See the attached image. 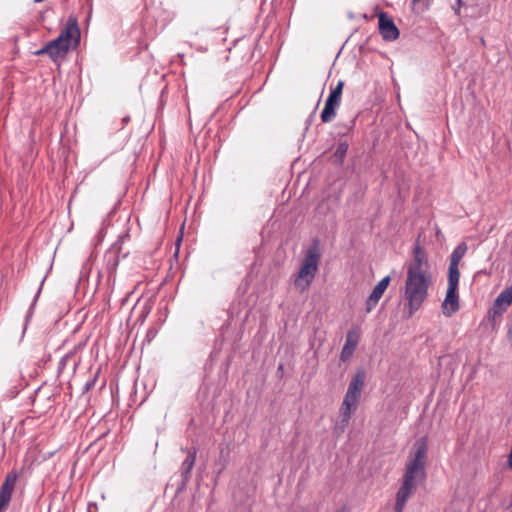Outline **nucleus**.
<instances>
[{"label":"nucleus","instance_id":"obj_1","mask_svg":"<svg viewBox=\"0 0 512 512\" xmlns=\"http://www.w3.org/2000/svg\"><path fill=\"white\" fill-rule=\"evenodd\" d=\"M433 283L430 271H407L404 290V316L411 318L428 297Z\"/></svg>","mask_w":512,"mask_h":512},{"label":"nucleus","instance_id":"obj_2","mask_svg":"<svg viewBox=\"0 0 512 512\" xmlns=\"http://www.w3.org/2000/svg\"><path fill=\"white\" fill-rule=\"evenodd\" d=\"M427 450L428 439L426 436L419 438L414 443L411 452L413 458L406 465L400 488L412 492L416 487L417 481H424L426 479Z\"/></svg>","mask_w":512,"mask_h":512},{"label":"nucleus","instance_id":"obj_3","mask_svg":"<svg viewBox=\"0 0 512 512\" xmlns=\"http://www.w3.org/2000/svg\"><path fill=\"white\" fill-rule=\"evenodd\" d=\"M79 40L80 30L77 20L75 18H69L58 37L48 42L50 59L56 63L60 59L65 58L71 47L76 46Z\"/></svg>","mask_w":512,"mask_h":512},{"label":"nucleus","instance_id":"obj_4","mask_svg":"<svg viewBox=\"0 0 512 512\" xmlns=\"http://www.w3.org/2000/svg\"><path fill=\"white\" fill-rule=\"evenodd\" d=\"M320 258L321 254L319 251V245L315 242L306 250L304 259L294 280V286L300 292H304L312 284L318 272Z\"/></svg>","mask_w":512,"mask_h":512},{"label":"nucleus","instance_id":"obj_5","mask_svg":"<svg viewBox=\"0 0 512 512\" xmlns=\"http://www.w3.org/2000/svg\"><path fill=\"white\" fill-rule=\"evenodd\" d=\"M365 378V370L358 369L348 385L344 399L359 404L361 392L365 384Z\"/></svg>","mask_w":512,"mask_h":512},{"label":"nucleus","instance_id":"obj_6","mask_svg":"<svg viewBox=\"0 0 512 512\" xmlns=\"http://www.w3.org/2000/svg\"><path fill=\"white\" fill-rule=\"evenodd\" d=\"M18 480L17 472H9L0 488V512H3L9 505L13 491Z\"/></svg>","mask_w":512,"mask_h":512},{"label":"nucleus","instance_id":"obj_7","mask_svg":"<svg viewBox=\"0 0 512 512\" xmlns=\"http://www.w3.org/2000/svg\"><path fill=\"white\" fill-rule=\"evenodd\" d=\"M358 404L347 399H343L339 410L340 420L335 424V432L343 433L349 424L352 414L357 410Z\"/></svg>","mask_w":512,"mask_h":512},{"label":"nucleus","instance_id":"obj_8","mask_svg":"<svg viewBox=\"0 0 512 512\" xmlns=\"http://www.w3.org/2000/svg\"><path fill=\"white\" fill-rule=\"evenodd\" d=\"M379 31L386 41H394L398 39L400 34L393 20L384 12L379 15Z\"/></svg>","mask_w":512,"mask_h":512},{"label":"nucleus","instance_id":"obj_9","mask_svg":"<svg viewBox=\"0 0 512 512\" xmlns=\"http://www.w3.org/2000/svg\"><path fill=\"white\" fill-rule=\"evenodd\" d=\"M390 276H386L381 279L378 284L374 287L371 294L366 300V312H371L377 305L378 301L382 297L383 293L387 289L390 283Z\"/></svg>","mask_w":512,"mask_h":512},{"label":"nucleus","instance_id":"obj_10","mask_svg":"<svg viewBox=\"0 0 512 512\" xmlns=\"http://www.w3.org/2000/svg\"><path fill=\"white\" fill-rule=\"evenodd\" d=\"M429 271L428 261L422 247L417 243L413 250V260L407 265V271Z\"/></svg>","mask_w":512,"mask_h":512},{"label":"nucleus","instance_id":"obj_11","mask_svg":"<svg viewBox=\"0 0 512 512\" xmlns=\"http://www.w3.org/2000/svg\"><path fill=\"white\" fill-rule=\"evenodd\" d=\"M441 306L442 312L446 316H451L452 314L459 310L460 305L457 289L447 288V293Z\"/></svg>","mask_w":512,"mask_h":512},{"label":"nucleus","instance_id":"obj_12","mask_svg":"<svg viewBox=\"0 0 512 512\" xmlns=\"http://www.w3.org/2000/svg\"><path fill=\"white\" fill-rule=\"evenodd\" d=\"M358 342L359 334L354 330L348 331L345 344L340 354L341 361L346 362L352 357L357 348Z\"/></svg>","mask_w":512,"mask_h":512},{"label":"nucleus","instance_id":"obj_13","mask_svg":"<svg viewBox=\"0 0 512 512\" xmlns=\"http://www.w3.org/2000/svg\"><path fill=\"white\" fill-rule=\"evenodd\" d=\"M196 454H197V451L195 448L190 450L187 454V457L185 458V460L183 461V463L181 465V476H182L184 483H186L190 478V473L195 464Z\"/></svg>","mask_w":512,"mask_h":512},{"label":"nucleus","instance_id":"obj_14","mask_svg":"<svg viewBox=\"0 0 512 512\" xmlns=\"http://www.w3.org/2000/svg\"><path fill=\"white\" fill-rule=\"evenodd\" d=\"M508 308L509 307L495 299L492 307L488 312L489 319L495 323L502 317V315L508 310Z\"/></svg>","mask_w":512,"mask_h":512},{"label":"nucleus","instance_id":"obj_15","mask_svg":"<svg viewBox=\"0 0 512 512\" xmlns=\"http://www.w3.org/2000/svg\"><path fill=\"white\" fill-rule=\"evenodd\" d=\"M460 280L459 266L449 264L448 267V288H458Z\"/></svg>","mask_w":512,"mask_h":512},{"label":"nucleus","instance_id":"obj_16","mask_svg":"<svg viewBox=\"0 0 512 512\" xmlns=\"http://www.w3.org/2000/svg\"><path fill=\"white\" fill-rule=\"evenodd\" d=\"M412 492L399 488L396 494L395 512H402Z\"/></svg>","mask_w":512,"mask_h":512},{"label":"nucleus","instance_id":"obj_17","mask_svg":"<svg viewBox=\"0 0 512 512\" xmlns=\"http://www.w3.org/2000/svg\"><path fill=\"white\" fill-rule=\"evenodd\" d=\"M467 245L465 243H460L452 252L450 256L451 265L459 266L461 259L465 256L467 252Z\"/></svg>","mask_w":512,"mask_h":512},{"label":"nucleus","instance_id":"obj_18","mask_svg":"<svg viewBox=\"0 0 512 512\" xmlns=\"http://www.w3.org/2000/svg\"><path fill=\"white\" fill-rule=\"evenodd\" d=\"M337 106L335 105H332L328 102H325V106H324V109L322 110L321 112V121L323 123H329L331 122L335 116H336V110H337Z\"/></svg>","mask_w":512,"mask_h":512},{"label":"nucleus","instance_id":"obj_19","mask_svg":"<svg viewBox=\"0 0 512 512\" xmlns=\"http://www.w3.org/2000/svg\"><path fill=\"white\" fill-rule=\"evenodd\" d=\"M498 301L509 307L512 303V284L505 288L501 293L496 297Z\"/></svg>","mask_w":512,"mask_h":512},{"label":"nucleus","instance_id":"obj_20","mask_svg":"<svg viewBox=\"0 0 512 512\" xmlns=\"http://www.w3.org/2000/svg\"><path fill=\"white\" fill-rule=\"evenodd\" d=\"M348 151V144L346 142H340L334 152V157L342 162Z\"/></svg>","mask_w":512,"mask_h":512},{"label":"nucleus","instance_id":"obj_21","mask_svg":"<svg viewBox=\"0 0 512 512\" xmlns=\"http://www.w3.org/2000/svg\"><path fill=\"white\" fill-rule=\"evenodd\" d=\"M326 102L339 107L341 103V96L336 93L330 92L328 98L326 99Z\"/></svg>","mask_w":512,"mask_h":512},{"label":"nucleus","instance_id":"obj_22","mask_svg":"<svg viewBox=\"0 0 512 512\" xmlns=\"http://www.w3.org/2000/svg\"><path fill=\"white\" fill-rule=\"evenodd\" d=\"M33 54L36 56L48 55V57L50 58V48L48 47V43H46L42 48L33 52Z\"/></svg>","mask_w":512,"mask_h":512},{"label":"nucleus","instance_id":"obj_23","mask_svg":"<svg viewBox=\"0 0 512 512\" xmlns=\"http://www.w3.org/2000/svg\"><path fill=\"white\" fill-rule=\"evenodd\" d=\"M343 86H344V82L343 81H339L337 83V85L330 92L336 93V94L342 96Z\"/></svg>","mask_w":512,"mask_h":512},{"label":"nucleus","instance_id":"obj_24","mask_svg":"<svg viewBox=\"0 0 512 512\" xmlns=\"http://www.w3.org/2000/svg\"><path fill=\"white\" fill-rule=\"evenodd\" d=\"M91 269H92V264H91V260L89 259L88 262L83 265L82 270H81V275L82 276L85 274L88 275L91 272Z\"/></svg>","mask_w":512,"mask_h":512},{"label":"nucleus","instance_id":"obj_25","mask_svg":"<svg viewBox=\"0 0 512 512\" xmlns=\"http://www.w3.org/2000/svg\"><path fill=\"white\" fill-rule=\"evenodd\" d=\"M96 383V375L93 376L92 379H90L86 384H85V390L88 391L91 389V387Z\"/></svg>","mask_w":512,"mask_h":512},{"label":"nucleus","instance_id":"obj_26","mask_svg":"<svg viewBox=\"0 0 512 512\" xmlns=\"http://www.w3.org/2000/svg\"><path fill=\"white\" fill-rule=\"evenodd\" d=\"M66 360H67V357H63V358L60 360V362H59L60 367L65 365Z\"/></svg>","mask_w":512,"mask_h":512},{"label":"nucleus","instance_id":"obj_27","mask_svg":"<svg viewBox=\"0 0 512 512\" xmlns=\"http://www.w3.org/2000/svg\"><path fill=\"white\" fill-rule=\"evenodd\" d=\"M92 508H96V503H89L88 510L91 512Z\"/></svg>","mask_w":512,"mask_h":512},{"label":"nucleus","instance_id":"obj_28","mask_svg":"<svg viewBox=\"0 0 512 512\" xmlns=\"http://www.w3.org/2000/svg\"><path fill=\"white\" fill-rule=\"evenodd\" d=\"M129 120H130V118L128 116H126V117L123 118L122 121H123V123H128Z\"/></svg>","mask_w":512,"mask_h":512},{"label":"nucleus","instance_id":"obj_29","mask_svg":"<svg viewBox=\"0 0 512 512\" xmlns=\"http://www.w3.org/2000/svg\"><path fill=\"white\" fill-rule=\"evenodd\" d=\"M414 2H418L419 0H413Z\"/></svg>","mask_w":512,"mask_h":512}]
</instances>
